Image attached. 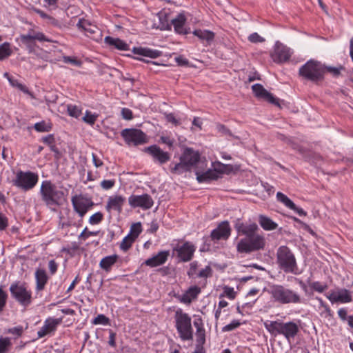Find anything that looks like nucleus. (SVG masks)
I'll return each mask as SVG.
<instances>
[{
  "instance_id": "obj_43",
  "label": "nucleus",
  "mask_w": 353,
  "mask_h": 353,
  "mask_svg": "<svg viewBox=\"0 0 353 353\" xmlns=\"http://www.w3.org/2000/svg\"><path fill=\"white\" fill-rule=\"evenodd\" d=\"M8 81L12 86L17 88L19 90H20L21 91L26 94L32 95V93L29 91L28 88L22 83H19L18 80L12 78L8 79Z\"/></svg>"
},
{
  "instance_id": "obj_22",
  "label": "nucleus",
  "mask_w": 353,
  "mask_h": 353,
  "mask_svg": "<svg viewBox=\"0 0 353 353\" xmlns=\"http://www.w3.org/2000/svg\"><path fill=\"white\" fill-rule=\"evenodd\" d=\"M21 42L26 45L28 47H30L34 41L37 40L39 41H50L41 32H34L32 33L29 32L27 34H21L20 36Z\"/></svg>"
},
{
  "instance_id": "obj_38",
  "label": "nucleus",
  "mask_w": 353,
  "mask_h": 353,
  "mask_svg": "<svg viewBox=\"0 0 353 353\" xmlns=\"http://www.w3.org/2000/svg\"><path fill=\"white\" fill-rule=\"evenodd\" d=\"M276 199L279 202L284 204L287 208L290 209H295V204L294 203V202L282 192H277Z\"/></svg>"
},
{
  "instance_id": "obj_17",
  "label": "nucleus",
  "mask_w": 353,
  "mask_h": 353,
  "mask_svg": "<svg viewBox=\"0 0 353 353\" xmlns=\"http://www.w3.org/2000/svg\"><path fill=\"white\" fill-rule=\"evenodd\" d=\"M327 298L332 303H346L352 301L350 292L346 289H341L338 292H332L329 295H327Z\"/></svg>"
},
{
  "instance_id": "obj_3",
  "label": "nucleus",
  "mask_w": 353,
  "mask_h": 353,
  "mask_svg": "<svg viewBox=\"0 0 353 353\" xmlns=\"http://www.w3.org/2000/svg\"><path fill=\"white\" fill-rule=\"evenodd\" d=\"M269 293L274 301L281 304H299L302 301L301 296L298 292L282 285H272Z\"/></svg>"
},
{
  "instance_id": "obj_41",
  "label": "nucleus",
  "mask_w": 353,
  "mask_h": 353,
  "mask_svg": "<svg viewBox=\"0 0 353 353\" xmlns=\"http://www.w3.org/2000/svg\"><path fill=\"white\" fill-rule=\"evenodd\" d=\"M141 224L140 222L133 223L130 227V232L128 235L136 239L141 232Z\"/></svg>"
},
{
  "instance_id": "obj_19",
  "label": "nucleus",
  "mask_w": 353,
  "mask_h": 353,
  "mask_svg": "<svg viewBox=\"0 0 353 353\" xmlns=\"http://www.w3.org/2000/svg\"><path fill=\"white\" fill-rule=\"evenodd\" d=\"M299 332L298 325L294 322H281L279 334H283L288 340L294 338Z\"/></svg>"
},
{
  "instance_id": "obj_51",
  "label": "nucleus",
  "mask_w": 353,
  "mask_h": 353,
  "mask_svg": "<svg viewBox=\"0 0 353 353\" xmlns=\"http://www.w3.org/2000/svg\"><path fill=\"white\" fill-rule=\"evenodd\" d=\"M241 325V323L238 320H234L232 321L230 324L226 325L222 328L223 332H230L233 330H235L238 327H239Z\"/></svg>"
},
{
  "instance_id": "obj_48",
  "label": "nucleus",
  "mask_w": 353,
  "mask_h": 353,
  "mask_svg": "<svg viewBox=\"0 0 353 353\" xmlns=\"http://www.w3.org/2000/svg\"><path fill=\"white\" fill-rule=\"evenodd\" d=\"M103 218V215L101 212H98L92 214L89 219V223L92 225L99 224Z\"/></svg>"
},
{
  "instance_id": "obj_53",
  "label": "nucleus",
  "mask_w": 353,
  "mask_h": 353,
  "mask_svg": "<svg viewBox=\"0 0 353 353\" xmlns=\"http://www.w3.org/2000/svg\"><path fill=\"white\" fill-rule=\"evenodd\" d=\"M216 129L219 132L221 133L223 135L233 137L232 133L231 131L224 125L218 123L216 125Z\"/></svg>"
},
{
  "instance_id": "obj_36",
  "label": "nucleus",
  "mask_w": 353,
  "mask_h": 353,
  "mask_svg": "<svg viewBox=\"0 0 353 353\" xmlns=\"http://www.w3.org/2000/svg\"><path fill=\"white\" fill-rule=\"evenodd\" d=\"M193 33L200 39L206 40L207 41H212L214 37V34L208 30H196Z\"/></svg>"
},
{
  "instance_id": "obj_64",
  "label": "nucleus",
  "mask_w": 353,
  "mask_h": 353,
  "mask_svg": "<svg viewBox=\"0 0 353 353\" xmlns=\"http://www.w3.org/2000/svg\"><path fill=\"white\" fill-rule=\"evenodd\" d=\"M8 226V219L0 213V230H5Z\"/></svg>"
},
{
  "instance_id": "obj_14",
  "label": "nucleus",
  "mask_w": 353,
  "mask_h": 353,
  "mask_svg": "<svg viewBox=\"0 0 353 353\" xmlns=\"http://www.w3.org/2000/svg\"><path fill=\"white\" fill-rule=\"evenodd\" d=\"M145 152L152 157L154 161L160 164H164L170 159V154L165 152L157 145H152L145 148Z\"/></svg>"
},
{
  "instance_id": "obj_8",
  "label": "nucleus",
  "mask_w": 353,
  "mask_h": 353,
  "mask_svg": "<svg viewBox=\"0 0 353 353\" xmlns=\"http://www.w3.org/2000/svg\"><path fill=\"white\" fill-rule=\"evenodd\" d=\"M39 180L37 174L32 172H22L20 171L17 173L14 185L22 189L24 191H28L32 189Z\"/></svg>"
},
{
  "instance_id": "obj_26",
  "label": "nucleus",
  "mask_w": 353,
  "mask_h": 353,
  "mask_svg": "<svg viewBox=\"0 0 353 353\" xmlns=\"http://www.w3.org/2000/svg\"><path fill=\"white\" fill-rule=\"evenodd\" d=\"M59 323L58 319H48L45 321L44 325L38 331L39 337L41 338L47 335L48 333L54 331L57 325Z\"/></svg>"
},
{
  "instance_id": "obj_18",
  "label": "nucleus",
  "mask_w": 353,
  "mask_h": 353,
  "mask_svg": "<svg viewBox=\"0 0 353 353\" xmlns=\"http://www.w3.org/2000/svg\"><path fill=\"white\" fill-rule=\"evenodd\" d=\"M234 228L237 232L240 234L245 235L248 238L254 234L259 230L256 223H245L240 221H237Z\"/></svg>"
},
{
  "instance_id": "obj_47",
  "label": "nucleus",
  "mask_w": 353,
  "mask_h": 353,
  "mask_svg": "<svg viewBox=\"0 0 353 353\" xmlns=\"http://www.w3.org/2000/svg\"><path fill=\"white\" fill-rule=\"evenodd\" d=\"M97 117V114H92L90 112L86 111L85 116L83 117V120L86 123L92 125L94 124Z\"/></svg>"
},
{
  "instance_id": "obj_56",
  "label": "nucleus",
  "mask_w": 353,
  "mask_h": 353,
  "mask_svg": "<svg viewBox=\"0 0 353 353\" xmlns=\"http://www.w3.org/2000/svg\"><path fill=\"white\" fill-rule=\"evenodd\" d=\"M115 184L114 180H103L101 182V186L104 190L111 189Z\"/></svg>"
},
{
  "instance_id": "obj_49",
  "label": "nucleus",
  "mask_w": 353,
  "mask_h": 353,
  "mask_svg": "<svg viewBox=\"0 0 353 353\" xmlns=\"http://www.w3.org/2000/svg\"><path fill=\"white\" fill-rule=\"evenodd\" d=\"M110 320L108 317H106L103 314H99L97 317H95L92 321V323L94 325L101 324V325H108L109 324Z\"/></svg>"
},
{
  "instance_id": "obj_7",
  "label": "nucleus",
  "mask_w": 353,
  "mask_h": 353,
  "mask_svg": "<svg viewBox=\"0 0 353 353\" xmlns=\"http://www.w3.org/2000/svg\"><path fill=\"white\" fill-rule=\"evenodd\" d=\"M10 291L12 296L22 306L27 307L32 303V293L25 285L15 282L11 284Z\"/></svg>"
},
{
  "instance_id": "obj_9",
  "label": "nucleus",
  "mask_w": 353,
  "mask_h": 353,
  "mask_svg": "<svg viewBox=\"0 0 353 353\" xmlns=\"http://www.w3.org/2000/svg\"><path fill=\"white\" fill-rule=\"evenodd\" d=\"M121 136L128 145H138L148 142L146 134L139 129H124Z\"/></svg>"
},
{
  "instance_id": "obj_46",
  "label": "nucleus",
  "mask_w": 353,
  "mask_h": 353,
  "mask_svg": "<svg viewBox=\"0 0 353 353\" xmlns=\"http://www.w3.org/2000/svg\"><path fill=\"white\" fill-rule=\"evenodd\" d=\"M51 128V125L46 123L44 121L34 124V129L38 132H49Z\"/></svg>"
},
{
  "instance_id": "obj_42",
  "label": "nucleus",
  "mask_w": 353,
  "mask_h": 353,
  "mask_svg": "<svg viewBox=\"0 0 353 353\" xmlns=\"http://www.w3.org/2000/svg\"><path fill=\"white\" fill-rule=\"evenodd\" d=\"M281 322L271 321L270 323H265L266 329L272 334H277L279 332Z\"/></svg>"
},
{
  "instance_id": "obj_1",
  "label": "nucleus",
  "mask_w": 353,
  "mask_h": 353,
  "mask_svg": "<svg viewBox=\"0 0 353 353\" xmlns=\"http://www.w3.org/2000/svg\"><path fill=\"white\" fill-rule=\"evenodd\" d=\"M276 264L286 274L297 275L301 273L295 255L288 246L282 245L277 249Z\"/></svg>"
},
{
  "instance_id": "obj_33",
  "label": "nucleus",
  "mask_w": 353,
  "mask_h": 353,
  "mask_svg": "<svg viewBox=\"0 0 353 353\" xmlns=\"http://www.w3.org/2000/svg\"><path fill=\"white\" fill-rule=\"evenodd\" d=\"M190 168L183 161L180 160V162L176 163L174 166L170 165V172L174 174H181L184 172L190 170Z\"/></svg>"
},
{
  "instance_id": "obj_6",
  "label": "nucleus",
  "mask_w": 353,
  "mask_h": 353,
  "mask_svg": "<svg viewBox=\"0 0 353 353\" xmlns=\"http://www.w3.org/2000/svg\"><path fill=\"white\" fill-rule=\"evenodd\" d=\"M265 245V239L263 235L254 234L239 241L236 249L239 253H250L263 250Z\"/></svg>"
},
{
  "instance_id": "obj_60",
  "label": "nucleus",
  "mask_w": 353,
  "mask_h": 353,
  "mask_svg": "<svg viewBox=\"0 0 353 353\" xmlns=\"http://www.w3.org/2000/svg\"><path fill=\"white\" fill-rule=\"evenodd\" d=\"M121 114L124 119L131 120L132 119V112L128 108H123L121 110Z\"/></svg>"
},
{
  "instance_id": "obj_63",
  "label": "nucleus",
  "mask_w": 353,
  "mask_h": 353,
  "mask_svg": "<svg viewBox=\"0 0 353 353\" xmlns=\"http://www.w3.org/2000/svg\"><path fill=\"white\" fill-rule=\"evenodd\" d=\"M57 263L53 259L50 260L48 263V268L51 274H54L57 270Z\"/></svg>"
},
{
  "instance_id": "obj_25",
  "label": "nucleus",
  "mask_w": 353,
  "mask_h": 353,
  "mask_svg": "<svg viewBox=\"0 0 353 353\" xmlns=\"http://www.w3.org/2000/svg\"><path fill=\"white\" fill-rule=\"evenodd\" d=\"M196 180L199 183L210 182L217 180L219 178V174L212 169H208L205 172L196 171Z\"/></svg>"
},
{
  "instance_id": "obj_10",
  "label": "nucleus",
  "mask_w": 353,
  "mask_h": 353,
  "mask_svg": "<svg viewBox=\"0 0 353 353\" xmlns=\"http://www.w3.org/2000/svg\"><path fill=\"white\" fill-rule=\"evenodd\" d=\"M292 54V52L290 48L280 41H276L273 51L270 53V57L274 62L280 64L288 61Z\"/></svg>"
},
{
  "instance_id": "obj_12",
  "label": "nucleus",
  "mask_w": 353,
  "mask_h": 353,
  "mask_svg": "<svg viewBox=\"0 0 353 353\" xmlns=\"http://www.w3.org/2000/svg\"><path fill=\"white\" fill-rule=\"evenodd\" d=\"M130 205L134 208H141L143 210H148L152 207L154 204L153 199L151 196L148 194L142 195L132 194L128 198Z\"/></svg>"
},
{
  "instance_id": "obj_59",
  "label": "nucleus",
  "mask_w": 353,
  "mask_h": 353,
  "mask_svg": "<svg viewBox=\"0 0 353 353\" xmlns=\"http://www.w3.org/2000/svg\"><path fill=\"white\" fill-rule=\"evenodd\" d=\"M165 119L167 121L172 123L174 125L177 126L181 124L179 121L176 119L172 113L165 114Z\"/></svg>"
},
{
  "instance_id": "obj_50",
  "label": "nucleus",
  "mask_w": 353,
  "mask_h": 353,
  "mask_svg": "<svg viewBox=\"0 0 353 353\" xmlns=\"http://www.w3.org/2000/svg\"><path fill=\"white\" fill-rule=\"evenodd\" d=\"M68 112L70 116L75 118H78L81 114V110H79L77 106L72 105H68Z\"/></svg>"
},
{
  "instance_id": "obj_30",
  "label": "nucleus",
  "mask_w": 353,
  "mask_h": 353,
  "mask_svg": "<svg viewBox=\"0 0 353 353\" xmlns=\"http://www.w3.org/2000/svg\"><path fill=\"white\" fill-rule=\"evenodd\" d=\"M185 17L183 14H179L175 19L172 20L175 31L179 34H185L187 31L184 28Z\"/></svg>"
},
{
  "instance_id": "obj_2",
  "label": "nucleus",
  "mask_w": 353,
  "mask_h": 353,
  "mask_svg": "<svg viewBox=\"0 0 353 353\" xmlns=\"http://www.w3.org/2000/svg\"><path fill=\"white\" fill-rule=\"evenodd\" d=\"M40 194L42 201L47 205H61L65 200L64 192L48 180L42 182Z\"/></svg>"
},
{
  "instance_id": "obj_62",
  "label": "nucleus",
  "mask_w": 353,
  "mask_h": 353,
  "mask_svg": "<svg viewBox=\"0 0 353 353\" xmlns=\"http://www.w3.org/2000/svg\"><path fill=\"white\" fill-rule=\"evenodd\" d=\"M8 333L20 336L23 333L22 326H17L8 330Z\"/></svg>"
},
{
  "instance_id": "obj_57",
  "label": "nucleus",
  "mask_w": 353,
  "mask_h": 353,
  "mask_svg": "<svg viewBox=\"0 0 353 353\" xmlns=\"http://www.w3.org/2000/svg\"><path fill=\"white\" fill-rule=\"evenodd\" d=\"M223 293L224 295L227 296L230 299H234L235 298L236 292H234L233 288L225 286L224 288Z\"/></svg>"
},
{
  "instance_id": "obj_40",
  "label": "nucleus",
  "mask_w": 353,
  "mask_h": 353,
  "mask_svg": "<svg viewBox=\"0 0 353 353\" xmlns=\"http://www.w3.org/2000/svg\"><path fill=\"white\" fill-rule=\"evenodd\" d=\"M196 347L204 348L203 345L205 343V329L196 331Z\"/></svg>"
},
{
  "instance_id": "obj_39",
  "label": "nucleus",
  "mask_w": 353,
  "mask_h": 353,
  "mask_svg": "<svg viewBox=\"0 0 353 353\" xmlns=\"http://www.w3.org/2000/svg\"><path fill=\"white\" fill-rule=\"evenodd\" d=\"M12 347V342L8 337H0V353H7Z\"/></svg>"
},
{
  "instance_id": "obj_20",
  "label": "nucleus",
  "mask_w": 353,
  "mask_h": 353,
  "mask_svg": "<svg viewBox=\"0 0 353 353\" xmlns=\"http://www.w3.org/2000/svg\"><path fill=\"white\" fill-rule=\"evenodd\" d=\"M199 152L190 148H186L180 157V160L186 163L190 168L199 162Z\"/></svg>"
},
{
  "instance_id": "obj_52",
  "label": "nucleus",
  "mask_w": 353,
  "mask_h": 353,
  "mask_svg": "<svg viewBox=\"0 0 353 353\" xmlns=\"http://www.w3.org/2000/svg\"><path fill=\"white\" fill-rule=\"evenodd\" d=\"M8 294L4 292L2 288H0V312H1L6 304Z\"/></svg>"
},
{
  "instance_id": "obj_27",
  "label": "nucleus",
  "mask_w": 353,
  "mask_h": 353,
  "mask_svg": "<svg viewBox=\"0 0 353 353\" xmlns=\"http://www.w3.org/2000/svg\"><path fill=\"white\" fill-rule=\"evenodd\" d=\"M35 279L37 291L43 290L48 280L46 270L41 268L37 269L35 272Z\"/></svg>"
},
{
  "instance_id": "obj_15",
  "label": "nucleus",
  "mask_w": 353,
  "mask_h": 353,
  "mask_svg": "<svg viewBox=\"0 0 353 353\" xmlns=\"http://www.w3.org/2000/svg\"><path fill=\"white\" fill-rule=\"evenodd\" d=\"M174 251L176 252L177 256L181 261L187 262L192 259L195 247L192 243L185 242L182 245L175 248Z\"/></svg>"
},
{
  "instance_id": "obj_34",
  "label": "nucleus",
  "mask_w": 353,
  "mask_h": 353,
  "mask_svg": "<svg viewBox=\"0 0 353 353\" xmlns=\"http://www.w3.org/2000/svg\"><path fill=\"white\" fill-rule=\"evenodd\" d=\"M79 28L83 29L86 33L94 34L96 32L97 28L92 25L90 22L85 19H80L77 23Z\"/></svg>"
},
{
  "instance_id": "obj_11",
  "label": "nucleus",
  "mask_w": 353,
  "mask_h": 353,
  "mask_svg": "<svg viewBox=\"0 0 353 353\" xmlns=\"http://www.w3.org/2000/svg\"><path fill=\"white\" fill-rule=\"evenodd\" d=\"M71 201L74 210L81 217H83L88 209L94 205V203L90 199L83 195H75L72 197Z\"/></svg>"
},
{
  "instance_id": "obj_32",
  "label": "nucleus",
  "mask_w": 353,
  "mask_h": 353,
  "mask_svg": "<svg viewBox=\"0 0 353 353\" xmlns=\"http://www.w3.org/2000/svg\"><path fill=\"white\" fill-rule=\"evenodd\" d=\"M118 255L113 254L103 258L99 263L101 268L108 272L110 271L112 266L117 261Z\"/></svg>"
},
{
  "instance_id": "obj_54",
  "label": "nucleus",
  "mask_w": 353,
  "mask_h": 353,
  "mask_svg": "<svg viewBox=\"0 0 353 353\" xmlns=\"http://www.w3.org/2000/svg\"><path fill=\"white\" fill-rule=\"evenodd\" d=\"M248 40L249 41H250L251 43H262L263 41H265V39H263V37H261L258 33L256 32H254V33H252L251 34L249 37H248Z\"/></svg>"
},
{
  "instance_id": "obj_31",
  "label": "nucleus",
  "mask_w": 353,
  "mask_h": 353,
  "mask_svg": "<svg viewBox=\"0 0 353 353\" xmlns=\"http://www.w3.org/2000/svg\"><path fill=\"white\" fill-rule=\"evenodd\" d=\"M132 51L134 54L150 57L152 59L157 58L161 55V52L149 48H134Z\"/></svg>"
},
{
  "instance_id": "obj_24",
  "label": "nucleus",
  "mask_w": 353,
  "mask_h": 353,
  "mask_svg": "<svg viewBox=\"0 0 353 353\" xmlns=\"http://www.w3.org/2000/svg\"><path fill=\"white\" fill-rule=\"evenodd\" d=\"M200 292L201 288L199 287L191 286L183 294L179 296V301L185 304H190L192 300L196 299Z\"/></svg>"
},
{
  "instance_id": "obj_28",
  "label": "nucleus",
  "mask_w": 353,
  "mask_h": 353,
  "mask_svg": "<svg viewBox=\"0 0 353 353\" xmlns=\"http://www.w3.org/2000/svg\"><path fill=\"white\" fill-rule=\"evenodd\" d=\"M258 221L261 227L267 231L275 230L278 227V224L276 223L263 214L259 215Z\"/></svg>"
},
{
  "instance_id": "obj_45",
  "label": "nucleus",
  "mask_w": 353,
  "mask_h": 353,
  "mask_svg": "<svg viewBox=\"0 0 353 353\" xmlns=\"http://www.w3.org/2000/svg\"><path fill=\"white\" fill-rule=\"evenodd\" d=\"M134 241L135 239L127 235L121 243L120 248L123 251H127L132 246Z\"/></svg>"
},
{
  "instance_id": "obj_4",
  "label": "nucleus",
  "mask_w": 353,
  "mask_h": 353,
  "mask_svg": "<svg viewBox=\"0 0 353 353\" xmlns=\"http://www.w3.org/2000/svg\"><path fill=\"white\" fill-rule=\"evenodd\" d=\"M325 73V67L314 60L306 62L299 70V74L302 79L314 83L321 81L324 79Z\"/></svg>"
},
{
  "instance_id": "obj_61",
  "label": "nucleus",
  "mask_w": 353,
  "mask_h": 353,
  "mask_svg": "<svg viewBox=\"0 0 353 353\" xmlns=\"http://www.w3.org/2000/svg\"><path fill=\"white\" fill-rule=\"evenodd\" d=\"M97 233L94 232H90V231H88V228H85L83 231L80 234V235L79 236V239H82L83 240H85L87 238H88L89 236H94V235H96Z\"/></svg>"
},
{
  "instance_id": "obj_16",
  "label": "nucleus",
  "mask_w": 353,
  "mask_h": 353,
  "mask_svg": "<svg viewBox=\"0 0 353 353\" xmlns=\"http://www.w3.org/2000/svg\"><path fill=\"white\" fill-rule=\"evenodd\" d=\"M231 228L228 221H222L218 227L211 232L213 240L228 239L230 235Z\"/></svg>"
},
{
  "instance_id": "obj_21",
  "label": "nucleus",
  "mask_w": 353,
  "mask_h": 353,
  "mask_svg": "<svg viewBox=\"0 0 353 353\" xmlns=\"http://www.w3.org/2000/svg\"><path fill=\"white\" fill-rule=\"evenodd\" d=\"M125 203V198L121 195H115L110 196L105 206L107 211L110 212L112 210L117 211L118 213L122 212V207Z\"/></svg>"
},
{
  "instance_id": "obj_55",
  "label": "nucleus",
  "mask_w": 353,
  "mask_h": 353,
  "mask_svg": "<svg viewBox=\"0 0 353 353\" xmlns=\"http://www.w3.org/2000/svg\"><path fill=\"white\" fill-rule=\"evenodd\" d=\"M343 69V67L340 66L339 68L335 67H325V72L331 73L334 77H338L341 74V70Z\"/></svg>"
},
{
  "instance_id": "obj_35",
  "label": "nucleus",
  "mask_w": 353,
  "mask_h": 353,
  "mask_svg": "<svg viewBox=\"0 0 353 353\" xmlns=\"http://www.w3.org/2000/svg\"><path fill=\"white\" fill-rule=\"evenodd\" d=\"M12 53V50L10 48V43L5 42L0 45V61L4 60L8 58Z\"/></svg>"
},
{
  "instance_id": "obj_5",
  "label": "nucleus",
  "mask_w": 353,
  "mask_h": 353,
  "mask_svg": "<svg viewBox=\"0 0 353 353\" xmlns=\"http://www.w3.org/2000/svg\"><path fill=\"white\" fill-rule=\"evenodd\" d=\"M174 320L175 327L182 341L192 340V319L189 314L179 308L175 311Z\"/></svg>"
},
{
  "instance_id": "obj_58",
  "label": "nucleus",
  "mask_w": 353,
  "mask_h": 353,
  "mask_svg": "<svg viewBox=\"0 0 353 353\" xmlns=\"http://www.w3.org/2000/svg\"><path fill=\"white\" fill-rule=\"evenodd\" d=\"M212 275V269L210 266H206L205 268L201 270L199 274V277H209Z\"/></svg>"
},
{
  "instance_id": "obj_37",
  "label": "nucleus",
  "mask_w": 353,
  "mask_h": 353,
  "mask_svg": "<svg viewBox=\"0 0 353 353\" xmlns=\"http://www.w3.org/2000/svg\"><path fill=\"white\" fill-rule=\"evenodd\" d=\"M214 170L220 176L221 174L228 173L232 170V166L231 165H225L221 162H216L213 164Z\"/></svg>"
},
{
  "instance_id": "obj_44",
  "label": "nucleus",
  "mask_w": 353,
  "mask_h": 353,
  "mask_svg": "<svg viewBox=\"0 0 353 353\" xmlns=\"http://www.w3.org/2000/svg\"><path fill=\"white\" fill-rule=\"evenodd\" d=\"M307 283H308L310 287L312 290H314L318 292L321 293V292H324L327 288V285H322L319 281L311 282L310 279L307 280Z\"/></svg>"
},
{
  "instance_id": "obj_29",
  "label": "nucleus",
  "mask_w": 353,
  "mask_h": 353,
  "mask_svg": "<svg viewBox=\"0 0 353 353\" xmlns=\"http://www.w3.org/2000/svg\"><path fill=\"white\" fill-rule=\"evenodd\" d=\"M104 41L106 44L110 46H114L120 50H126L128 49V45L119 38H113L112 37L107 36L105 37Z\"/></svg>"
},
{
  "instance_id": "obj_13",
  "label": "nucleus",
  "mask_w": 353,
  "mask_h": 353,
  "mask_svg": "<svg viewBox=\"0 0 353 353\" xmlns=\"http://www.w3.org/2000/svg\"><path fill=\"white\" fill-rule=\"evenodd\" d=\"M252 90L256 97L263 99L276 106H280L279 99L266 90L261 84L256 83L253 85Z\"/></svg>"
},
{
  "instance_id": "obj_23",
  "label": "nucleus",
  "mask_w": 353,
  "mask_h": 353,
  "mask_svg": "<svg viewBox=\"0 0 353 353\" xmlns=\"http://www.w3.org/2000/svg\"><path fill=\"white\" fill-rule=\"evenodd\" d=\"M168 256V251H161L157 255L148 259L144 263L152 268L157 267L163 264L167 261Z\"/></svg>"
}]
</instances>
